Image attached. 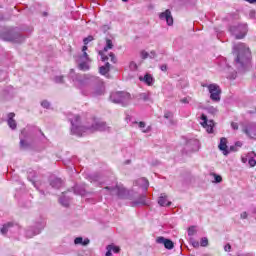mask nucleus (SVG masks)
Here are the masks:
<instances>
[{"label": "nucleus", "instance_id": "obj_1", "mask_svg": "<svg viewBox=\"0 0 256 256\" xmlns=\"http://www.w3.org/2000/svg\"><path fill=\"white\" fill-rule=\"evenodd\" d=\"M70 77L76 87L80 89L82 95L86 97L89 95L91 97H99L105 93V85H103V82L97 77H81V75H75L73 69L70 70Z\"/></svg>", "mask_w": 256, "mask_h": 256}, {"label": "nucleus", "instance_id": "obj_2", "mask_svg": "<svg viewBox=\"0 0 256 256\" xmlns=\"http://www.w3.org/2000/svg\"><path fill=\"white\" fill-rule=\"evenodd\" d=\"M71 122V133L77 137H83L85 133H95V131H111V128L107 123L101 120H92L91 125H81V117L74 116L70 118Z\"/></svg>", "mask_w": 256, "mask_h": 256}, {"label": "nucleus", "instance_id": "obj_3", "mask_svg": "<svg viewBox=\"0 0 256 256\" xmlns=\"http://www.w3.org/2000/svg\"><path fill=\"white\" fill-rule=\"evenodd\" d=\"M232 53L236 56L235 63L238 67H245L251 59V50L244 43L234 44Z\"/></svg>", "mask_w": 256, "mask_h": 256}, {"label": "nucleus", "instance_id": "obj_4", "mask_svg": "<svg viewBox=\"0 0 256 256\" xmlns=\"http://www.w3.org/2000/svg\"><path fill=\"white\" fill-rule=\"evenodd\" d=\"M87 49V46H83L82 55L78 56L76 59L78 63V69H80V71H89V69H91L92 60L90 59L89 54H87Z\"/></svg>", "mask_w": 256, "mask_h": 256}, {"label": "nucleus", "instance_id": "obj_5", "mask_svg": "<svg viewBox=\"0 0 256 256\" xmlns=\"http://www.w3.org/2000/svg\"><path fill=\"white\" fill-rule=\"evenodd\" d=\"M130 99L131 94L127 92H113L110 95V101H112V103H120L124 107L129 103Z\"/></svg>", "mask_w": 256, "mask_h": 256}, {"label": "nucleus", "instance_id": "obj_6", "mask_svg": "<svg viewBox=\"0 0 256 256\" xmlns=\"http://www.w3.org/2000/svg\"><path fill=\"white\" fill-rule=\"evenodd\" d=\"M104 192H107L108 195L116 196L119 199H125L128 193L125 187L119 185H116L115 187L107 186L104 188Z\"/></svg>", "mask_w": 256, "mask_h": 256}, {"label": "nucleus", "instance_id": "obj_7", "mask_svg": "<svg viewBox=\"0 0 256 256\" xmlns=\"http://www.w3.org/2000/svg\"><path fill=\"white\" fill-rule=\"evenodd\" d=\"M203 87H207L210 93V99L212 101H216V102L221 101V87H219V85L209 84V85H203Z\"/></svg>", "mask_w": 256, "mask_h": 256}, {"label": "nucleus", "instance_id": "obj_8", "mask_svg": "<svg viewBox=\"0 0 256 256\" xmlns=\"http://www.w3.org/2000/svg\"><path fill=\"white\" fill-rule=\"evenodd\" d=\"M230 33L236 39H243L247 35V25L240 24L238 26L230 27Z\"/></svg>", "mask_w": 256, "mask_h": 256}, {"label": "nucleus", "instance_id": "obj_9", "mask_svg": "<svg viewBox=\"0 0 256 256\" xmlns=\"http://www.w3.org/2000/svg\"><path fill=\"white\" fill-rule=\"evenodd\" d=\"M2 39L4 41H11L12 43H23V41L25 40V38L21 34L15 32H8L6 34H3Z\"/></svg>", "mask_w": 256, "mask_h": 256}, {"label": "nucleus", "instance_id": "obj_10", "mask_svg": "<svg viewBox=\"0 0 256 256\" xmlns=\"http://www.w3.org/2000/svg\"><path fill=\"white\" fill-rule=\"evenodd\" d=\"M242 131L250 137V139H256V124L255 123H243Z\"/></svg>", "mask_w": 256, "mask_h": 256}, {"label": "nucleus", "instance_id": "obj_11", "mask_svg": "<svg viewBox=\"0 0 256 256\" xmlns=\"http://www.w3.org/2000/svg\"><path fill=\"white\" fill-rule=\"evenodd\" d=\"M186 147L189 150H184L183 153H186V155H189V153H196V151H199V140L197 139H190L186 142Z\"/></svg>", "mask_w": 256, "mask_h": 256}, {"label": "nucleus", "instance_id": "obj_12", "mask_svg": "<svg viewBox=\"0 0 256 256\" xmlns=\"http://www.w3.org/2000/svg\"><path fill=\"white\" fill-rule=\"evenodd\" d=\"M109 49H113V41L111 39H106L105 47L103 48V50H100L98 52L101 57V61H109V55H107V51H109Z\"/></svg>", "mask_w": 256, "mask_h": 256}, {"label": "nucleus", "instance_id": "obj_13", "mask_svg": "<svg viewBox=\"0 0 256 256\" xmlns=\"http://www.w3.org/2000/svg\"><path fill=\"white\" fill-rule=\"evenodd\" d=\"M201 125L206 129L207 133H213V127L215 123L213 120H208L205 114L201 115Z\"/></svg>", "mask_w": 256, "mask_h": 256}, {"label": "nucleus", "instance_id": "obj_14", "mask_svg": "<svg viewBox=\"0 0 256 256\" xmlns=\"http://www.w3.org/2000/svg\"><path fill=\"white\" fill-rule=\"evenodd\" d=\"M26 137H29L27 128L23 129L20 135V147L22 149H29L31 147V144H29L28 141L25 140Z\"/></svg>", "mask_w": 256, "mask_h": 256}, {"label": "nucleus", "instance_id": "obj_15", "mask_svg": "<svg viewBox=\"0 0 256 256\" xmlns=\"http://www.w3.org/2000/svg\"><path fill=\"white\" fill-rule=\"evenodd\" d=\"M156 243L160 245H164L165 249L171 250L175 247V244L170 239H167L163 236H160L156 239Z\"/></svg>", "mask_w": 256, "mask_h": 256}, {"label": "nucleus", "instance_id": "obj_16", "mask_svg": "<svg viewBox=\"0 0 256 256\" xmlns=\"http://www.w3.org/2000/svg\"><path fill=\"white\" fill-rule=\"evenodd\" d=\"M159 18L162 21H166L167 25H169V26L173 25V16L171 15V11L170 10H166L165 12H162L159 15Z\"/></svg>", "mask_w": 256, "mask_h": 256}, {"label": "nucleus", "instance_id": "obj_17", "mask_svg": "<svg viewBox=\"0 0 256 256\" xmlns=\"http://www.w3.org/2000/svg\"><path fill=\"white\" fill-rule=\"evenodd\" d=\"M13 229H19V226L10 222L4 224L3 227L0 229V232L2 235H7V233H9V231H13Z\"/></svg>", "mask_w": 256, "mask_h": 256}, {"label": "nucleus", "instance_id": "obj_18", "mask_svg": "<svg viewBox=\"0 0 256 256\" xmlns=\"http://www.w3.org/2000/svg\"><path fill=\"white\" fill-rule=\"evenodd\" d=\"M218 147L220 151H222L223 155H229V153H231V151H229V147L227 146V138H221Z\"/></svg>", "mask_w": 256, "mask_h": 256}, {"label": "nucleus", "instance_id": "obj_19", "mask_svg": "<svg viewBox=\"0 0 256 256\" xmlns=\"http://www.w3.org/2000/svg\"><path fill=\"white\" fill-rule=\"evenodd\" d=\"M137 205H149V200H147V195L142 194L139 198L132 202V207H137Z\"/></svg>", "mask_w": 256, "mask_h": 256}, {"label": "nucleus", "instance_id": "obj_20", "mask_svg": "<svg viewBox=\"0 0 256 256\" xmlns=\"http://www.w3.org/2000/svg\"><path fill=\"white\" fill-rule=\"evenodd\" d=\"M43 229V225H40L38 228H31L26 231V237L31 239V237H35V235H39L41 233V230Z\"/></svg>", "mask_w": 256, "mask_h": 256}, {"label": "nucleus", "instance_id": "obj_21", "mask_svg": "<svg viewBox=\"0 0 256 256\" xmlns=\"http://www.w3.org/2000/svg\"><path fill=\"white\" fill-rule=\"evenodd\" d=\"M135 185L147 191V189L149 188V180H147L146 178H139L135 181Z\"/></svg>", "mask_w": 256, "mask_h": 256}, {"label": "nucleus", "instance_id": "obj_22", "mask_svg": "<svg viewBox=\"0 0 256 256\" xmlns=\"http://www.w3.org/2000/svg\"><path fill=\"white\" fill-rule=\"evenodd\" d=\"M15 113H9L8 114V126L10 127V129H17V122L15 121Z\"/></svg>", "mask_w": 256, "mask_h": 256}, {"label": "nucleus", "instance_id": "obj_23", "mask_svg": "<svg viewBox=\"0 0 256 256\" xmlns=\"http://www.w3.org/2000/svg\"><path fill=\"white\" fill-rule=\"evenodd\" d=\"M158 204L160 207H169V205H171V201L167 200V195L161 194L158 198Z\"/></svg>", "mask_w": 256, "mask_h": 256}, {"label": "nucleus", "instance_id": "obj_24", "mask_svg": "<svg viewBox=\"0 0 256 256\" xmlns=\"http://www.w3.org/2000/svg\"><path fill=\"white\" fill-rule=\"evenodd\" d=\"M106 249H107L106 256H111L113 255V253H119V251H121V248H119V246H115L113 244L108 245Z\"/></svg>", "mask_w": 256, "mask_h": 256}, {"label": "nucleus", "instance_id": "obj_25", "mask_svg": "<svg viewBox=\"0 0 256 256\" xmlns=\"http://www.w3.org/2000/svg\"><path fill=\"white\" fill-rule=\"evenodd\" d=\"M89 243H91L89 238H86L83 240V237H77L74 239L75 245H82L83 247H87V245H89Z\"/></svg>", "mask_w": 256, "mask_h": 256}, {"label": "nucleus", "instance_id": "obj_26", "mask_svg": "<svg viewBox=\"0 0 256 256\" xmlns=\"http://www.w3.org/2000/svg\"><path fill=\"white\" fill-rule=\"evenodd\" d=\"M139 80L140 81H143V83H146V85H153V76L151 74H146L145 76H140L139 77Z\"/></svg>", "mask_w": 256, "mask_h": 256}, {"label": "nucleus", "instance_id": "obj_27", "mask_svg": "<svg viewBox=\"0 0 256 256\" xmlns=\"http://www.w3.org/2000/svg\"><path fill=\"white\" fill-rule=\"evenodd\" d=\"M50 185L53 189H61L63 187V180L61 178H55L50 182Z\"/></svg>", "mask_w": 256, "mask_h": 256}, {"label": "nucleus", "instance_id": "obj_28", "mask_svg": "<svg viewBox=\"0 0 256 256\" xmlns=\"http://www.w3.org/2000/svg\"><path fill=\"white\" fill-rule=\"evenodd\" d=\"M111 69V64H109V62H106V64L104 66H101L99 68V73L100 75H107V73H109Z\"/></svg>", "mask_w": 256, "mask_h": 256}, {"label": "nucleus", "instance_id": "obj_29", "mask_svg": "<svg viewBox=\"0 0 256 256\" xmlns=\"http://www.w3.org/2000/svg\"><path fill=\"white\" fill-rule=\"evenodd\" d=\"M164 118L169 120L170 125H175V120H173V114L171 112H165Z\"/></svg>", "mask_w": 256, "mask_h": 256}, {"label": "nucleus", "instance_id": "obj_30", "mask_svg": "<svg viewBox=\"0 0 256 256\" xmlns=\"http://www.w3.org/2000/svg\"><path fill=\"white\" fill-rule=\"evenodd\" d=\"M135 125H138L139 129H141L142 133H149V128H145L146 124L145 122H134Z\"/></svg>", "mask_w": 256, "mask_h": 256}, {"label": "nucleus", "instance_id": "obj_31", "mask_svg": "<svg viewBox=\"0 0 256 256\" xmlns=\"http://www.w3.org/2000/svg\"><path fill=\"white\" fill-rule=\"evenodd\" d=\"M253 155H255V152L249 153L248 163H249L250 167H255V165H256V160L253 159Z\"/></svg>", "mask_w": 256, "mask_h": 256}, {"label": "nucleus", "instance_id": "obj_32", "mask_svg": "<svg viewBox=\"0 0 256 256\" xmlns=\"http://www.w3.org/2000/svg\"><path fill=\"white\" fill-rule=\"evenodd\" d=\"M129 69L130 71H137V69H139V66L135 61H131L129 64Z\"/></svg>", "mask_w": 256, "mask_h": 256}, {"label": "nucleus", "instance_id": "obj_33", "mask_svg": "<svg viewBox=\"0 0 256 256\" xmlns=\"http://www.w3.org/2000/svg\"><path fill=\"white\" fill-rule=\"evenodd\" d=\"M212 177H214L213 183H221V181H223V178L215 173L212 174Z\"/></svg>", "mask_w": 256, "mask_h": 256}, {"label": "nucleus", "instance_id": "obj_34", "mask_svg": "<svg viewBox=\"0 0 256 256\" xmlns=\"http://www.w3.org/2000/svg\"><path fill=\"white\" fill-rule=\"evenodd\" d=\"M93 36H88L86 38L83 39V43H84V47H87V45H89V43H91V41H93Z\"/></svg>", "mask_w": 256, "mask_h": 256}, {"label": "nucleus", "instance_id": "obj_35", "mask_svg": "<svg viewBox=\"0 0 256 256\" xmlns=\"http://www.w3.org/2000/svg\"><path fill=\"white\" fill-rule=\"evenodd\" d=\"M200 245L201 247H207V245H209V239H207V237H203L200 241Z\"/></svg>", "mask_w": 256, "mask_h": 256}, {"label": "nucleus", "instance_id": "obj_36", "mask_svg": "<svg viewBox=\"0 0 256 256\" xmlns=\"http://www.w3.org/2000/svg\"><path fill=\"white\" fill-rule=\"evenodd\" d=\"M140 57H141V59H149V52L142 50L140 52Z\"/></svg>", "mask_w": 256, "mask_h": 256}, {"label": "nucleus", "instance_id": "obj_37", "mask_svg": "<svg viewBox=\"0 0 256 256\" xmlns=\"http://www.w3.org/2000/svg\"><path fill=\"white\" fill-rule=\"evenodd\" d=\"M60 203H61V205H63L64 207H69V200H65V197H64V196H62V197L60 198Z\"/></svg>", "mask_w": 256, "mask_h": 256}, {"label": "nucleus", "instance_id": "obj_38", "mask_svg": "<svg viewBox=\"0 0 256 256\" xmlns=\"http://www.w3.org/2000/svg\"><path fill=\"white\" fill-rule=\"evenodd\" d=\"M41 106L44 109H49V107H51V103H49V101H47V100H44V101H42Z\"/></svg>", "mask_w": 256, "mask_h": 256}, {"label": "nucleus", "instance_id": "obj_39", "mask_svg": "<svg viewBox=\"0 0 256 256\" xmlns=\"http://www.w3.org/2000/svg\"><path fill=\"white\" fill-rule=\"evenodd\" d=\"M74 193L76 195H85V191L84 190H79L77 186H75V188H74Z\"/></svg>", "mask_w": 256, "mask_h": 256}, {"label": "nucleus", "instance_id": "obj_40", "mask_svg": "<svg viewBox=\"0 0 256 256\" xmlns=\"http://www.w3.org/2000/svg\"><path fill=\"white\" fill-rule=\"evenodd\" d=\"M188 235L190 237H193V235H195V226H191L189 229H188Z\"/></svg>", "mask_w": 256, "mask_h": 256}, {"label": "nucleus", "instance_id": "obj_41", "mask_svg": "<svg viewBox=\"0 0 256 256\" xmlns=\"http://www.w3.org/2000/svg\"><path fill=\"white\" fill-rule=\"evenodd\" d=\"M109 57L111 58L112 63H117V57H115V54L113 52L109 54Z\"/></svg>", "mask_w": 256, "mask_h": 256}, {"label": "nucleus", "instance_id": "obj_42", "mask_svg": "<svg viewBox=\"0 0 256 256\" xmlns=\"http://www.w3.org/2000/svg\"><path fill=\"white\" fill-rule=\"evenodd\" d=\"M155 57H157V52L151 51V52L149 53L148 58H149V59H155Z\"/></svg>", "mask_w": 256, "mask_h": 256}, {"label": "nucleus", "instance_id": "obj_43", "mask_svg": "<svg viewBox=\"0 0 256 256\" xmlns=\"http://www.w3.org/2000/svg\"><path fill=\"white\" fill-rule=\"evenodd\" d=\"M54 81L55 83H63V76H56Z\"/></svg>", "mask_w": 256, "mask_h": 256}, {"label": "nucleus", "instance_id": "obj_44", "mask_svg": "<svg viewBox=\"0 0 256 256\" xmlns=\"http://www.w3.org/2000/svg\"><path fill=\"white\" fill-rule=\"evenodd\" d=\"M231 127L234 131H237L239 129V124H237V122H232Z\"/></svg>", "mask_w": 256, "mask_h": 256}, {"label": "nucleus", "instance_id": "obj_45", "mask_svg": "<svg viewBox=\"0 0 256 256\" xmlns=\"http://www.w3.org/2000/svg\"><path fill=\"white\" fill-rule=\"evenodd\" d=\"M224 251H226L227 253H229V251H231V244H226L224 246Z\"/></svg>", "mask_w": 256, "mask_h": 256}, {"label": "nucleus", "instance_id": "obj_46", "mask_svg": "<svg viewBox=\"0 0 256 256\" xmlns=\"http://www.w3.org/2000/svg\"><path fill=\"white\" fill-rule=\"evenodd\" d=\"M90 181H91V183H93V181H99V176L90 177Z\"/></svg>", "mask_w": 256, "mask_h": 256}, {"label": "nucleus", "instance_id": "obj_47", "mask_svg": "<svg viewBox=\"0 0 256 256\" xmlns=\"http://www.w3.org/2000/svg\"><path fill=\"white\" fill-rule=\"evenodd\" d=\"M182 103H184L185 105H187V103H189V98H183L180 100Z\"/></svg>", "mask_w": 256, "mask_h": 256}, {"label": "nucleus", "instance_id": "obj_48", "mask_svg": "<svg viewBox=\"0 0 256 256\" xmlns=\"http://www.w3.org/2000/svg\"><path fill=\"white\" fill-rule=\"evenodd\" d=\"M102 31H104V33L105 31H109V26L108 25L102 26Z\"/></svg>", "mask_w": 256, "mask_h": 256}, {"label": "nucleus", "instance_id": "obj_49", "mask_svg": "<svg viewBox=\"0 0 256 256\" xmlns=\"http://www.w3.org/2000/svg\"><path fill=\"white\" fill-rule=\"evenodd\" d=\"M161 71H167V65L163 64L160 66Z\"/></svg>", "mask_w": 256, "mask_h": 256}, {"label": "nucleus", "instance_id": "obj_50", "mask_svg": "<svg viewBox=\"0 0 256 256\" xmlns=\"http://www.w3.org/2000/svg\"><path fill=\"white\" fill-rule=\"evenodd\" d=\"M247 161H249V154L246 157H242V162L243 163H246Z\"/></svg>", "mask_w": 256, "mask_h": 256}, {"label": "nucleus", "instance_id": "obj_51", "mask_svg": "<svg viewBox=\"0 0 256 256\" xmlns=\"http://www.w3.org/2000/svg\"><path fill=\"white\" fill-rule=\"evenodd\" d=\"M241 219H247V212L241 213Z\"/></svg>", "mask_w": 256, "mask_h": 256}, {"label": "nucleus", "instance_id": "obj_52", "mask_svg": "<svg viewBox=\"0 0 256 256\" xmlns=\"http://www.w3.org/2000/svg\"><path fill=\"white\" fill-rule=\"evenodd\" d=\"M192 245H193V247H199V242L193 241V242H192Z\"/></svg>", "mask_w": 256, "mask_h": 256}, {"label": "nucleus", "instance_id": "obj_53", "mask_svg": "<svg viewBox=\"0 0 256 256\" xmlns=\"http://www.w3.org/2000/svg\"><path fill=\"white\" fill-rule=\"evenodd\" d=\"M243 146V143L241 142H236V147H242Z\"/></svg>", "mask_w": 256, "mask_h": 256}, {"label": "nucleus", "instance_id": "obj_54", "mask_svg": "<svg viewBox=\"0 0 256 256\" xmlns=\"http://www.w3.org/2000/svg\"><path fill=\"white\" fill-rule=\"evenodd\" d=\"M238 256H254V255L251 254V253H248V254H240V255H238Z\"/></svg>", "mask_w": 256, "mask_h": 256}, {"label": "nucleus", "instance_id": "obj_55", "mask_svg": "<svg viewBox=\"0 0 256 256\" xmlns=\"http://www.w3.org/2000/svg\"><path fill=\"white\" fill-rule=\"evenodd\" d=\"M248 3H256V0H246Z\"/></svg>", "mask_w": 256, "mask_h": 256}, {"label": "nucleus", "instance_id": "obj_56", "mask_svg": "<svg viewBox=\"0 0 256 256\" xmlns=\"http://www.w3.org/2000/svg\"><path fill=\"white\" fill-rule=\"evenodd\" d=\"M230 149H231V151H237V150H235V146H232Z\"/></svg>", "mask_w": 256, "mask_h": 256}, {"label": "nucleus", "instance_id": "obj_57", "mask_svg": "<svg viewBox=\"0 0 256 256\" xmlns=\"http://www.w3.org/2000/svg\"><path fill=\"white\" fill-rule=\"evenodd\" d=\"M124 3H126V1H128V0H122Z\"/></svg>", "mask_w": 256, "mask_h": 256}]
</instances>
